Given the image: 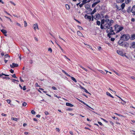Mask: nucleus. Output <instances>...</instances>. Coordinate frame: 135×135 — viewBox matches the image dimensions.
<instances>
[{"label":"nucleus","mask_w":135,"mask_h":135,"mask_svg":"<svg viewBox=\"0 0 135 135\" xmlns=\"http://www.w3.org/2000/svg\"><path fill=\"white\" fill-rule=\"evenodd\" d=\"M113 22V20H110L108 19H103L101 21L100 28L102 29H106L111 26V23Z\"/></svg>","instance_id":"f257e3e1"},{"label":"nucleus","mask_w":135,"mask_h":135,"mask_svg":"<svg viewBox=\"0 0 135 135\" xmlns=\"http://www.w3.org/2000/svg\"><path fill=\"white\" fill-rule=\"evenodd\" d=\"M114 31H115L116 32H119L123 29V27L120 26L118 25H115L114 26Z\"/></svg>","instance_id":"f03ea898"},{"label":"nucleus","mask_w":135,"mask_h":135,"mask_svg":"<svg viewBox=\"0 0 135 135\" xmlns=\"http://www.w3.org/2000/svg\"><path fill=\"white\" fill-rule=\"evenodd\" d=\"M130 38L128 34L123 35L120 37L121 40L124 41H127Z\"/></svg>","instance_id":"7ed1b4c3"},{"label":"nucleus","mask_w":135,"mask_h":135,"mask_svg":"<svg viewBox=\"0 0 135 135\" xmlns=\"http://www.w3.org/2000/svg\"><path fill=\"white\" fill-rule=\"evenodd\" d=\"M106 30V32L108 33V35L109 34H114L113 32V31L112 30V27H109Z\"/></svg>","instance_id":"20e7f679"},{"label":"nucleus","mask_w":135,"mask_h":135,"mask_svg":"<svg viewBox=\"0 0 135 135\" xmlns=\"http://www.w3.org/2000/svg\"><path fill=\"white\" fill-rule=\"evenodd\" d=\"M117 52L119 55H120L122 56H126V55L123 53V52L121 50H117Z\"/></svg>","instance_id":"39448f33"},{"label":"nucleus","mask_w":135,"mask_h":135,"mask_svg":"<svg viewBox=\"0 0 135 135\" xmlns=\"http://www.w3.org/2000/svg\"><path fill=\"white\" fill-rule=\"evenodd\" d=\"M130 11L133 13V15H135V6H133L132 8L131 9V11Z\"/></svg>","instance_id":"423d86ee"},{"label":"nucleus","mask_w":135,"mask_h":135,"mask_svg":"<svg viewBox=\"0 0 135 135\" xmlns=\"http://www.w3.org/2000/svg\"><path fill=\"white\" fill-rule=\"evenodd\" d=\"M33 29L36 31V29L38 30V26L37 23H35V24L33 25Z\"/></svg>","instance_id":"0eeeda50"},{"label":"nucleus","mask_w":135,"mask_h":135,"mask_svg":"<svg viewBox=\"0 0 135 135\" xmlns=\"http://www.w3.org/2000/svg\"><path fill=\"white\" fill-rule=\"evenodd\" d=\"M80 102H81V103H83V104H84L86 105L87 107H88L91 108V109H93V110H94V109L91 108L87 104H86L85 102H83V101H82L81 100H80L79 99H77Z\"/></svg>","instance_id":"6e6552de"},{"label":"nucleus","mask_w":135,"mask_h":135,"mask_svg":"<svg viewBox=\"0 0 135 135\" xmlns=\"http://www.w3.org/2000/svg\"><path fill=\"white\" fill-rule=\"evenodd\" d=\"M18 66V65L16 64L13 63L12 64L10 65V66L11 68H13L15 67H17Z\"/></svg>","instance_id":"1a4fd4ad"},{"label":"nucleus","mask_w":135,"mask_h":135,"mask_svg":"<svg viewBox=\"0 0 135 135\" xmlns=\"http://www.w3.org/2000/svg\"><path fill=\"white\" fill-rule=\"evenodd\" d=\"M84 17L85 19H88L89 20V21H90L91 19V17L90 16L87 15H86L84 16Z\"/></svg>","instance_id":"9d476101"},{"label":"nucleus","mask_w":135,"mask_h":135,"mask_svg":"<svg viewBox=\"0 0 135 135\" xmlns=\"http://www.w3.org/2000/svg\"><path fill=\"white\" fill-rule=\"evenodd\" d=\"M24 51L27 54H29L30 52V50L27 47H26V48L25 49Z\"/></svg>","instance_id":"9b49d317"},{"label":"nucleus","mask_w":135,"mask_h":135,"mask_svg":"<svg viewBox=\"0 0 135 135\" xmlns=\"http://www.w3.org/2000/svg\"><path fill=\"white\" fill-rule=\"evenodd\" d=\"M100 17V15L99 14H97L94 16V18L96 20H98L99 18Z\"/></svg>","instance_id":"f8f14e48"},{"label":"nucleus","mask_w":135,"mask_h":135,"mask_svg":"<svg viewBox=\"0 0 135 135\" xmlns=\"http://www.w3.org/2000/svg\"><path fill=\"white\" fill-rule=\"evenodd\" d=\"M1 31L4 35L5 36H7V35L6 34L7 33L6 31L4 29H2L1 30Z\"/></svg>","instance_id":"ddd939ff"},{"label":"nucleus","mask_w":135,"mask_h":135,"mask_svg":"<svg viewBox=\"0 0 135 135\" xmlns=\"http://www.w3.org/2000/svg\"><path fill=\"white\" fill-rule=\"evenodd\" d=\"M66 106L71 107H73L74 106V105L73 104L69 103H66Z\"/></svg>","instance_id":"4468645a"},{"label":"nucleus","mask_w":135,"mask_h":135,"mask_svg":"<svg viewBox=\"0 0 135 135\" xmlns=\"http://www.w3.org/2000/svg\"><path fill=\"white\" fill-rule=\"evenodd\" d=\"M90 1V0H83L82 2L83 4H85L86 3L89 2Z\"/></svg>","instance_id":"2eb2a0df"},{"label":"nucleus","mask_w":135,"mask_h":135,"mask_svg":"<svg viewBox=\"0 0 135 135\" xmlns=\"http://www.w3.org/2000/svg\"><path fill=\"white\" fill-rule=\"evenodd\" d=\"M56 43L57 44V45L59 47V48L62 51V52L63 53H64L65 51L63 50V49H62V48L57 43Z\"/></svg>","instance_id":"dca6fc26"},{"label":"nucleus","mask_w":135,"mask_h":135,"mask_svg":"<svg viewBox=\"0 0 135 135\" xmlns=\"http://www.w3.org/2000/svg\"><path fill=\"white\" fill-rule=\"evenodd\" d=\"M131 46L132 48L134 49V51H135V42L132 43Z\"/></svg>","instance_id":"f3484780"},{"label":"nucleus","mask_w":135,"mask_h":135,"mask_svg":"<svg viewBox=\"0 0 135 135\" xmlns=\"http://www.w3.org/2000/svg\"><path fill=\"white\" fill-rule=\"evenodd\" d=\"M77 33L80 36H82L83 35L82 33L79 31H77Z\"/></svg>","instance_id":"a211bd4d"},{"label":"nucleus","mask_w":135,"mask_h":135,"mask_svg":"<svg viewBox=\"0 0 135 135\" xmlns=\"http://www.w3.org/2000/svg\"><path fill=\"white\" fill-rule=\"evenodd\" d=\"M65 7L67 10H69L70 8V6L68 4L65 5Z\"/></svg>","instance_id":"6ab92c4d"},{"label":"nucleus","mask_w":135,"mask_h":135,"mask_svg":"<svg viewBox=\"0 0 135 135\" xmlns=\"http://www.w3.org/2000/svg\"><path fill=\"white\" fill-rule=\"evenodd\" d=\"M62 72L63 73H65V74H66V75H67V76H69V77H71V76L69 75V74H68L67 73H66L65 71H64V70H62Z\"/></svg>","instance_id":"aec40b11"},{"label":"nucleus","mask_w":135,"mask_h":135,"mask_svg":"<svg viewBox=\"0 0 135 135\" xmlns=\"http://www.w3.org/2000/svg\"><path fill=\"white\" fill-rule=\"evenodd\" d=\"M71 77V79L73 80L75 82H76L77 81L76 79L73 77L71 76V77Z\"/></svg>","instance_id":"412c9836"},{"label":"nucleus","mask_w":135,"mask_h":135,"mask_svg":"<svg viewBox=\"0 0 135 135\" xmlns=\"http://www.w3.org/2000/svg\"><path fill=\"white\" fill-rule=\"evenodd\" d=\"M116 2L118 3L122 2L124 0H116Z\"/></svg>","instance_id":"4be33fe9"},{"label":"nucleus","mask_w":135,"mask_h":135,"mask_svg":"<svg viewBox=\"0 0 135 135\" xmlns=\"http://www.w3.org/2000/svg\"><path fill=\"white\" fill-rule=\"evenodd\" d=\"M106 94L107 95H108L112 98H113V97L111 95V94L108 92H106Z\"/></svg>","instance_id":"5701e85b"},{"label":"nucleus","mask_w":135,"mask_h":135,"mask_svg":"<svg viewBox=\"0 0 135 135\" xmlns=\"http://www.w3.org/2000/svg\"><path fill=\"white\" fill-rule=\"evenodd\" d=\"M3 75H4L6 76H9V75H8L5 74H0V77L2 76Z\"/></svg>","instance_id":"b1692460"},{"label":"nucleus","mask_w":135,"mask_h":135,"mask_svg":"<svg viewBox=\"0 0 135 135\" xmlns=\"http://www.w3.org/2000/svg\"><path fill=\"white\" fill-rule=\"evenodd\" d=\"M131 1V0H125V2L126 4H128Z\"/></svg>","instance_id":"393cba45"},{"label":"nucleus","mask_w":135,"mask_h":135,"mask_svg":"<svg viewBox=\"0 0 135 135\" xmlns=\"http://www.w3.org/2000/svg\"><path fill=\"white\" fill-rule=\"evenodd\" d=\"M125 6V4L124 3H122L121 5V7L122 9H123L124 8V7Z\"/></svg>","instance_id":"a878e982"},{"label":"nucleus","mask_w":135,"mask_h":135,"mask_svg":"<svg viewBox=\"0 0 135 135\" xmlns=\"http://www.w3.org/2000/svg\"><path fill=\"white\" fill-rule=\"evenodd\" d=\"M79 66L80 67H81V68L83 69L84 70H85L86 71H87V70L85 68H84V67H83L81 65H79Z\"/></svg>","instance_id":"bb28decb"},{"label":"nucleus","mask_w":135,"mask_h":135,"mask_svg":"<svg viewBox=\"0 0 135 135\" xmlns=\"http://www.w3.org/2000/svg\"><path fill=\"white\" fill-rule=\"evenodd\" d=\"M131 39L132 40H134L135 39V35L133 34L132 35Z\"/></svg>","instance_id":"cd10ccee"},{"label":"nucleus","mask_w":135,"mask_h":135,"mask_svg":"<svg viewBox=\"0 0 135 135\" xmlns=\"http://www.w3.org/2000/svg\"><path fill=\"white\" fill-rule=\"evenodd\" d=\"M96 12V9L95 8L93 11L91 12V15L93 14L95 12Z\"/></svg>","instance_id":"c85d7f7f"},{"label":"nucleus","mask_w":135,"mask_h":135,"mask_svg":"<svg viewBox=\"0 0 135 135\" xmlns=\"http://www.w3.org/2000/svg\"><path fill=\"white\" fill-rule=\"evenodd\" d=\"M5 58H7L9 59V56L8 54H6L4 56Z\"/></svg>","instance_id":"c756f323"},{"label":"nucleus","mask_w":135,"mask_h":135,"mask_svg":"<svg viewBox=\"0 0 135 135\" xmlns=\"http://www.w3.org/2000/svg\"><path fill=\"white\" fill-rule=\"evenodd\" d=\"M11 119L12 120H13L17 121L18 119L16 118H11Z\"/></svg>","instance_id":"7c9ffc66"},{"label":"nucleus","mask_w":135,"mask_h":135,"mask_svg":"<svg viewBox=\"0 0 135 135\" xmlns=\"http://www.w3.org/2000/svg\"><path fill=\"white\" fill-rule=\"evenodd\" d=\"M84 91L86 92V93H88L90 94H91L90 93H89L88 91V90L86 89H84Z\"/></svg>","instance_id":"2f4dec72"},{"label":"nucleus","mask_w":135,"mask_h":135,"mask_svg":"<svg viewBox=\"0 0 135 135\" xmlns=\"http://www.w3.org/2000/svg\"><path fill=\"white\" fill-rule=\"evenodd\" d=\"M99 71L103 74H105V73L102 70H99Z\"/></svg>","instance_id":"473e14b6"},{"label":"nucleus","mask_w":135,"mask_h":135,"mask_svg":"<svg viewBox=\"0 0 135 135\" xmlns=\"http://www.w3.org/2000/svg\"><path fill=\"white\" fill-rule=\"evenodd\" d=\"M31 113L33 114H35L36 112L34 110H32L31 111Z\"/></svg>","instance_id":"72a5a7b5"},{"label":"nucleus","mask_w":135,"mask_h":135,"mask_svg":"<svg viewBox=\"0 0 135 135\" xmlns=\"http://www.w3.org/2000/svg\"><path fill=\"white\" fill-rule=\"evenodd\" d=\"M7 102L9 104H10V103L11 102V100H10V99L7 100Z\"/></svg>","instance_id":"f704fd0d"},{"label":"nucleus","mask_w":135,"mask_h":135,"mask_svg":"<svg viewBox=\"0 0 135 135\" xmlns=\"http://www.w3.org/2000/svg\"><path fill=\"white\" fill-rule=\"evenodd\" d=\"M112 71L114 72L115 74H116L117 75H118V76H119L120 75L119 74H118L117 72H116L114 70H112Z\"/></svg>","instance_id":"c9c22d12"},{"label":"nucleus","mask_w":135,"mask_h":135,"mask_svg":"<svg viewBox=\"0 0 135 135\" xmlns=\"http://www.w3.org/2000/svg\"><path fill=\"white\" fill-rule=\"evenodd\" d=\"M97 24L98 25H99L100 24V22L98 21H97Z\"/></svg>","instance_id":"e433bc0d"},{"label":"nucleus","mask_w":135,"mask_h":135,"mask_svg":"<svg viewBox=\"0 0 135 135\" xmlns=\"http://www.w3.org/2000/svg\"><path fill=\"white\" fill-rule=\"evenodd\" d=\"M27 104L26 102H24L22 104V105L23 106H26L27 105Z\"/></svg>","instance_id":"4c0bfd02"},{"label":"nucleus","mask_w":135,"mask_h":135,"mask_svg":"<svg viewBox=\"0 0 135 135\" xmlns=\"http://www.w3.org/2000/svg\"><path fill=\"white\" fill-rule=\"evenodd\" d=\"M112 117L114 119H115L116 120H118V118H116L114 116V117Z\"/></svg>","instance_id":"58836bf2"},{"label":"nucleus","mask_w":135,"mask_h":135,"mask_svg":"<svg viewBox=\"0 0 135 135\" xmlns=\"http://www.w3.org/2000/svg\"><path fill=\"white\" fill-rule=\"evenodd\" d=\"M48 51H50V52H52V50L50 48H49Z\"/></svg>","instance_id":"ea45409f"},{"label":"nucleus","mask_w":135,"mask_h":135,"mask_svg":"<svg viewBox=\"0 0 135 135\" xmlns=\"http://www.w3.org/2000/svg\"><path fill=\"white\" fill-rule=\"evenodd\" d=\"M24 26L25 27H26V26H27V23L26 21H25L24 22Z\"/></svg>","instance_id":"a19ab883"},{"label":"nucleus","mask_w":135,"mask_h":135,"mask_svg":"<svg viewBox=\"0 0 135 135\" xmlns=\"http://www.w3.org/2000/svg\"><path fill=\"white\" fill-rule=\"evenodd\" d=\"M52 88L54 90H56L57 89V88L55 86H52Z\"/></svg>","instance_id":"79ce46f5"},{"label":"nucleus","mask_w":135,"mask_h":135,"mask_svg":"<svg viewBox=\"0 0 135 135\" xmlns=\"http://www.w3.org/2000/svg\"><path fill=\"white\" fill-rule=\"evenodd\" d=\"M4 17L5 18H6L8 19V20H9L10 21H12L11 19L10 18H9V17H7V16H5Z\"/></svg>","instance_id":"37998d69"},{"label":"nucleus","mask_w":135,"mask_h":135,"mask_svg":"<svg viewBox=\"0 0 135 135\" xmlns=\"http://www.w3.org/2000/svg\"><path fill=\"white\" fill-rule=\"evenodd\" d=\"M78 27L79 28L80 30H83V28H82V27H81L79 26H78Z\"/></svg>","instance_id":"c03bdc74"},{"label":"nucleus","mask_w":135,"mask_h":135,"mask_svg":"<svg viewBox=\"0 0 135 135\" xmlns=\"http://www.w3.org/2000/svg\"><path fill=\"white\" fill-rule=\"evenodd\" d=\"M16 24L17 26H19L20 27H21V25L18 22H16Z\"/></svg>","instance_id":"a18cd8bd"},{"label":"nucleus","mask_w":135,"mask_h":135,"mask_svg":"<svg viewBox=\"0 0 135 135\" xmlns=\"http://www.w3.org/2000/svg\"><path fill=\"white\" fill-rule=\"evenodd\" d=\"M131 120L132 122V123H131L132 124H133L134 123L135 124V121L133 120Z\"/></svg>","instance_id":"49530a36"},{"label":"nucleus","mask_w":135,"mask_h":135,"mask_svg":"<svg viewBox=\"0 0 135 135\" xmlns=\"http://www.w3.org/2000/svg\"><path fill=\"white\" fill-rule=\"evenodd\" d=\"M45 113L46 115H47L49 114V112L47 111H45Z\"/></svg>","instance_id":"de8ad7c7"},{"label":"nucleus","mask_w":135,"mask_h":135,"mask_svg":"<svg viewBox=\"0 0 135 135\" xmlns=\"http://www.w3.org/2000/svg\"><path fill=\"white\" fill-rule=\"evenodd\" d=\"M10 2L11 3V4H13V5H14V6H15L16 5V4L14 3L13 2L11 1H10Z\"/></svg>","instance_id":"09e8293b"},{"label":"nucleus","mask_w":135,"mask_h":135,"mask_svg":"<svg viewBox=\"0 0 135 135\" xmlns=\"http://www.w3.org/2000/svg\"><path fill=\"white\" fill-rule=\"evenodd\" d=\"M56 131H57L58 132H59L60 131V129L58 128H56Z\"/></svg>","instance_id":"8fccbe9b"},{"label":"nucleus","mask_w":135,"mask_h":135,"mask_svg":"<svg viewBox=\"0 0 135 135\" xmlns=\"http://www.w3.org/2000/svg\"><path fill=\"white\" fill-rule=\"evenodd\" d=\"M54 96L55 97H57V98H61L60 97H58V96H57L56 95H55V94H54Z\"/></svg>","instance_id":"3c124183"},{"label":"nucleus","mask_w":135,"mask_h":135,"mask_svg":"<svg viewBox=\"0 0 135 135\" xmlns=\"http://www.w3.org/2000/svg\"><path fill=\"white\" fill-rule=\"evenodd\" d=\"M12 77L15 78H17V77L16 76L15 74H13V75H12Z\"/></svg>","instance_id":"603ef678"},{"label":"nucleus","mask_w":135,"mask_h":135,"mask_svg":"<svg viewBox=\"0 0 135 135\" xmlns=\"http://www.w3.org/2000/svg\"><path fill=\"white\" fill-rule=\"evenodd\" d=\"M2 115L3 116L5 117L7 115L5 114L2 113Z\"/></svg>","instance_id":"864d4df0"},{"label":"nucleus","mask_w":135,"mask_h":135,"mask_svg":"<svg viewBox=\"0 0 135 135\" xmlns=\"http://www.w3.org/2000/svg\"><path fill=\"white\" fill-rule=\"evenodd\" d=\"M23 90H26V86H23Z\"/></svg>","instance_id":"5fc2aeb1"},{"label":"nucleus","mask_w":135,"mask_h":135,"mask_svg":"<svg viewBox=\"0 0 135 135\" xmlns=\"http://www.w3.org/2000/svg\"><path fill=\"white\" fill-rule=\"evenodd\" d=\"M101 119H102L105 122H106V123L108 122L106 120H105V119H104L102 118H101Z\"/></svg>","instance_id":"6e6d98bb"},{"label":"nucleus","mask_w":135,"mask_h":135,"mask_svg":"<svg viewBox=\"0 0 135 135\" xmlns=\"http://www.w3.org/2000/svg\"><path fill=\"white\" fill-rule=\"evenodd\" d=\"M96 5H95V4L94 3L92 5V7H94Z\"/></svg>","instance_id":"4d7b16f0"},{"label":"nucleus","mask_w":135,"mask_h":135,"mask_svg":"<svg viewBox=\"0 0 135 135\" xmlns=\"http://www.w3.org/2000/svg\"><path fill=\"white\" fill-rule=\"evenodd\" d=\"M115 114H116L117 115L119 116L123 117V116L122 115H121L120 114H118V113H115Z\"/></svg>","instance_id":"13d9d810"},{"label":"nucleus","mask_w":135,"mask_h":135,"mask_svg":"<svg viewBox=\"0 0 135 135\" xmlns=\"http://www.w3.org/2000/svg\"><path fill=\"white\" fill-rule=\"evenodd\" d=\"M10 71L11 73H13L14 72L13 70H12V69H11L10 70Z\"/></svg>","instance_id":"bf43d9fd"},{"label":"nucleus","mask_w":135,"mask_h":135,"mask_svg":"<svg viewBox=\"0 0 135 135\" xmlns=\"http://www.w3.org/2000/svg\"><path fill=\"white\" fill-rule=\"evenodd\" d=\"M34 39H35V40H36V41H37L38 40V38L36 37H34Z\"/></svg>","instance_id":"052dcab7"},{"label":"nucleus","mask_w":135,"mask_h":135,"mask_svg":"<svg viewBox=\"0 0 135 135\" xmlns=\"http://www.w3.org/2000/svg\"><path fill=\"white\" fill-rule=\"evenodd\" d=\"M83 4V3H82V4H80V5H79V6L80 7H81L83 6V4Z\"/></svg>","instance_id":"680f3d73"},{"label":"nucleus","mask_w":135,"mask_h":135,"mask_svg":"<svg viewBox=\"0 0 135 135\" xmlns=\"http://www.w3.org/2000/svg\"><path fill=\"white\" fill-rule=\"evenodd\" d=\"M98 49L99 50H100L101 49V47L100 46H98Z\"/></svg>","instance_id":"e2e57ef3"},{"label":"nucleus","mask_w":135,"mask_h":135,"mask_svg":"<svg viewBox=\"0 0 135 135\" xmlns=\"http://www.w3.org/2000/svg\"><path fill=\"white\" fill-rule=\"evenodd\" d=\"M69 133L71 135H73V133L72 132L70 131Z\"/></svg>","instance_id":"0e129e2a"},{"label":"nucleus","mask_w":135,"mask_h":135,"mask_svg":"<svg viewBox=\"0 0 135 135\" xmlns=\"http://www.w3.org/2000/svg\"><path fill=\"white\" fill-rule=\"evenodd\" d=\"M98 123H99V124H100V125H102V124L100 122H98Z\"/></svg>","instance_id":"69168bd1"},{"label":"nucleus","mask_w":135,"mask_h":135,"mask_svg":"<svg viewBox=\"0 0 135 135\" xmlns=\"http://www.w3.org/2000/svg\"><path fill=\"white\" fill-rule=\"evenodd\" d=\"M130 11H131V9H129L127 10V11L129 13L131 12Z\"/></svg>","instance_id":"338daca9"},{"label":"nucleus","mask_w":135,"mask_h":135,"mask_svg":"<svg viewBox=\"0 0 135 135\" xmlns=\"http://www.w3.org/2000/svg\"><path fill=\"white\" fill-rule=\"evenodd\" d=\"M0 2L1 3L3 4H4V3L3 2L2 0H0Z\"/></svg>","instance_id":"774afa93"}]
</instances>
